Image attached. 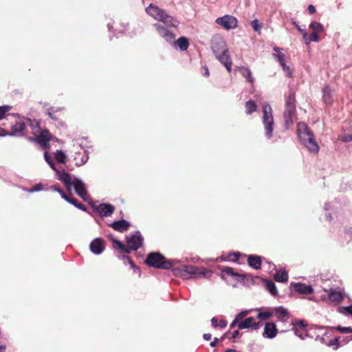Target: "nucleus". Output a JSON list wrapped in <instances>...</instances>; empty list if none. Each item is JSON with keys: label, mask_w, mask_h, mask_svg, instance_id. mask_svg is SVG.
Listing matches in <instances>:
<instances>
[{"label": "nucleus", "mask_w": 352, "mask_h": 352, "mask_svg": "<svg viewBox=\"0 0 352 352\" xmlns=\"http://www.w3.org/2000/svg\"><path fill=\"white\" fill-rule=\"evenodd\" d=\"M238 70L241 74L250 83L254 82V78L252 76V72L249 68L244 66L238 67Z\"/></svg>", "instance_id": "22"}, {"label": "nucleus", "mask_w": 352, "mask_h": 352, "mask_svg": "<svg viewBox=\"0 0 352 352\" xmlns=\"http://www.w3.org/2000/svg\"><path fill=\"white\" fill-rule=\"evenodd\" d=\"M282 68H283V71L286 73V74L288 77H292V71L289 68V66H287V65H286V64H285V65H282Z\"/></svg>", "instance_id": "42"}, {"label": "nucleus", "mask_w": 352, "mask_h": 352, "mask_svg": "<svg viewBox=\"0 0 352 352\" xmlns=\"http://www.w3.org/2000/svg\"><path fill=\"white\" fill-rule=\"evenodd\" d=\"M67 201L69 202V204L75 206L76 207V205L78 204V201L76 199L70 197H69Z\"/></svg>", "instance_id": "48"}, {"label": "nucleus", "mask_w": 352, "mask_h": 352, "mask_svg": "<svg viewBox=\"0 0 352 352\" xmlns=\"http://www.w3.org/2000/svg\"><path fill=\"white\" fill-rule=\"evenodd\" d=\"M98 210L103 217L111 216L115 210V207L109 204H102L98 207Z\"/></svg>", "instance_id": "19"}, {"label": "nucleus", "mask_w": 352, "mask_h": 352, "mask_svg": "<svg viewBox=\"0 0 352 352\" xmlns=\"http://www.w3.org/2000/svg\"><path fill=\"white\" fill-rule=\"evenodd\" d=\"M295 334L302 339H304L303 335H305V330L302 331L300 329H295Z\"/></svg>", "instance_id": "46"}, {"label": "nucleus", "mask_w": 352, "mask_h": 352, "mask_svg": "<svg viewBox=\"0 0 352 352\" xmlns=\"http://www.w3.org/2000/svg\"><path fill=\"white\" fill-rule=\"evenodd\" d=\"M143 237L140 234H132L126 239L127 246L120 241L112 239L113 248L120 254H129L131 250H137L143 244Z\"/></svg>", "instance_id": "2"}, {"label": "nucleus", "mask_w": 352, "mask_h": 352, "mask_svg": "<svg viewBox=\"0 0 352 352\" xmlns=\"http://www.w3.org/2000/svg\"><path fill=\"white\" fill-rule=\"evenodd\" d=\"M295 329H300L304 331L305 328L307 326V322L305 320H299L294 324Z\"/></svg>", "instance_id": "36"}, {"label": "nucleus", "mask_w": 352, "mask_h": 352, "mask_svg": "<svg viewBox=\"0 0 352 352\" xmlns=\"http://www.w3.org/2000/svg\"><path fill=\"white\" fill-rule=\"evenodd\" d=\"M63 199H64L65 201H67L69 198V196L66 195V193L61 189L60 191L58 192Z\"/></svg>", "instance_id": "54"}, {"label": "nucleus", "mask_w": 352, "mask_h": 352, "mask_svg": "<svg viewBox=\"0 0 352 352\" xmlns=\"http://www.w3.org/2000/svg\"><path fill=\"white\" fill-rule=\"evenodd\" d=\"M48 164L50 165V166L51 167V168H52V169H53L54 170H55L56 172V170H58L56 169V168L55 165H54V163L53 160H52L51 162H50Z\"/></svg>", "instance_id": "62"}, {"label": "nucleus", "mask_w": 352, "mask_h": 352, "mask_svg": "<svg viewBox=\"0 0 352 352\" xmlns=\"http://www.w3.org/2000/svg\"><path fill=\"white\" fill-rule=\"evenodd\" d=\"M218 340H218V338H214V340L210 343V346L211 347H214V346H217V344Z\"/></svg>", "instance_id": "60"}, {"label": "nucleus", "mask_w": 352, "mask_h": 352, "mask_svg": "<svg viewBox=\"0 0 352 352\" xmlns=\"http://www.w3.org/2000/svg\"><path fill=\"white\" fill-rule=\"evenodd\" d=\"M274 279L276 282H287L288 280V274L286 271H278L274 275Z\"/></svg>", "instance_id": "26"}, {"label": "nucleus", "mask_w": 352, "mask_h": 352, "mask_svg": "<svg viewBox=\"0 0 352 352\" xmlns=\"http://www.w3.org/2000/svg\"><path fill=\"white\" fill-rule=\"evenodd\" d=\"M175 43L182 51L186 50L189 46V41L188 38L184 36L179 37L175 41Z\"/></svg>", "instance_id": "25"}, {"label": "nucleus", "mask_w": 352, "mask_h": 352, "mask_svg": "<svg viewBox=\"0 0 352 352\" xmlns=\"http://www.w3.org/2000/svg\"><path fill=\"white\" fill-rule=\"evenodd\" d=\"M344 298V295L341 292L331 290L329 294V299L331 302H340Z\"/></svg>", "instance_id": "24"}, {"label": "nucleus", "mask_w": 352, "mask_h": 352, "mask_svg": "<svg viewBox=\"0 0 352 352\" xmlns=\"http://www.w3.org/2000/svg\"><path fill=\"white\" fill-rule=\"evenodd\" d=\"M293 287L296 292L300 294H311L314 292L313 287L305 283H294Z\"/></svg>", "instance_id": "17"}, {"label": "nucleus", "mask_w": 352, "mask_h": 352, "mask_svg": "<svg viewBox=\"0 0 352 352\" xmlns=\"http://www.w3.org/2000/svg\"><path fill=\"white\" fill-rule=\"evenodd\" d=\"M105 248L104 241L102 238H96L94 239L90 245L89 249L95 254H101Z\"/></svg>", "instance_id": "13"}, {"label": "nucleus", "mask_w": 352, "mask_h": 352, "mask_svg": "<svg viewBox=\"0 0 352 352\" xmlns=\"http://www.w3.org/2000/svg\"><path fill=\"white\" fill-rule=\"evenodd\" d=\"M239 321L235 318L230 324V328H233L236 324H238Z\"/></svg>", "instance_id": "64"}, {"label": "nucleus", "mask_w": 352, "mask_h": 352, "mask_svg": "<svg viewBox=\"0 0 352 352\" xmlns=\"http://www.w3.org/2000/svg\"><path fill=\"white\" fill-rule=\"evenodd\" d=\"M239 335V330H235L232 332V338H236Z\"/></svg>", "instance_id": "61"}, {"label": "nucleus", "mask_w": 352, "mask_h": 352, "mask_svg": "<svg viewBox=\"0 0 352 352\" xmlns=\"http://www.w3.org/2000/svg\"><path fill=\"white\" fill-rule=\"evenodd\" d=\"M51 188H52V189H53L54 191H56V192H59L60 191V190H61V188H60V187L56 186H52Z\"/></svg>", "instance_id": "63"}, {"label": "nucleus", "mask_w": 352, "mask_h": 352, "mask_svg": "<svg viewBox=\"0 0 352 352\" xmlns=\"http://www.w3.org/2000/svg\"><path fill=\"white\" fill-rule=\"evenodd\" d=\"M157 33L167 42L172 43L175 39V35L170 31L159 24H155Z\"/></svg>", "instance_id": "16"}, {"label": "nucleus", "mask_w": 352, "mask_h": 352, "mask_svg": "<svg viewBox=\"0 0 352 352\" xmlns=\"http://www.w3.org/2000/svg\"><path fill=\"white\" fill-rule=\"evenodd\" d=\"M56 160L60 164L66 162L67 155L60 150H57L54 153Z\"/></svg>", "instance_id": "31"}, {"label": "nucleus", "mask_w": 352, "mask_h": 352, "mask_svg": "<svg viewBox=\"0 0 352 352\" xmlns=\"http://www.w3.org/2000/svg\"><path fill=\"white\" fill-rule=\"evenodd\" d=\"M9 134L8 131L0 127V136H6Z\"/></svg>", "instance_id": "58"}, {"label": "nucleus", "mask_w": 352, "mask_h": 352, "mask_svg": "<svg viewBox=\"0 0 352 352\" xmlns=\"http://www.w3.org/2000/svg\"><path fill=\"white\" fill-rule=\"evenodd\" d=\"M248 263L251 267L259 270L262 264L261 257L258 255L250 254L248 257Z\"/></svg>", "instance_id": "20"}, {"label": "nucleus", "mask_w": 352, "mask_h": 352, "mask_svg": "<svg viewBox=\"0 0 352 352\" xmlns=\"http://www.w3.org/2000/svg\"><path fill=\"white\" fill-rule=\"evenodd\" d=\"M201 73L205 77L209 76L210 73H209V69H208V67L207 66L201 67Z\"/></svg>", "instance_id": "44"}, {"label": "nucleus", "mask_w": 352, "mask_h": 352, "mask_svg": "<svg viewBox=\"0 0 352 352\" xmlns=\"http://www.w3.org/2000/svg\"><path fill=\"white\" fill-rule=\"evenodd\" d=\"M11 109L10 106H1L0 107V120L3 119L8 111Z\"/></svg>", "instance_id": "38"}, {"label": "nucleus", "mask_w": 352, "mask_h": 352, "mask_svg": "<svg viewBox=\"0 0 352 352\" xmlns=\"http://www.w3.org/2000/svg\"><path fill=\"white\" fill-rule=\"evenodd\" d=\"M203 338L206 340H210L212 338V335L210 333H204Z\"/></svg>", "instance_id": "59"}, {"label": "nucleus", "mask_w": 352, "mask_h": 352, "mask_svg": "<svg viewBox=\"0 0 352 352\" xmlns=\"http://www.w3.org/2000/svg\"><path fill=\"white\" fill-rule=\"evenodd\" d=\"M293 24L297 28L298 30L302 34L303 38H306L307 35L306 31L301 29L300 27L296 23V22H293Z\"/></svg>", "instance_id": "47"}, {"label": "nucleus", "mask_w": 352, "mask_h": 352, "mask_svg": "<svg viewBox=\"0 0 352 352\" xmlns=\"http://www.w3.org/2000/svg\"><path fill=\"white\" fill-rule=\"evenodd\" d=\"M25 124L23 122H16L14 125L11 126V132L8 135H14L19 133H21L25 129Z\"/></svg>", "instance_id": "23"}, {"label": "nucleus", "mask_w": 352, "mask_h": 352, "mask_svg": "<svg viewBox=\"0 0 352 352\" xmlns=\"http://www.w3.org/2000/svg\"><path fill=\"white\" fill-rule=\"evenodd\" d=\"M337 329L342 333H352V328L351 327H342L339 326L337 327Z\"/></svg>", "instance_id": "40"}, {"label": "nucleus", "mask_w": 352, "mask_h": 352, "mask_svg": "<svg viewBox=\"0 0 352 352\" xmlns=\"http://www.w3.org/2000/svg\"><path fill=\"white\" fill-rule=\"evenodd\" d=\"M30 126L32 129V133L34 135H36L39 131H41V127L39 126V122L37 121H32L30 124Z\"/></svg>", "instance_id": "34"}, {"label": "nucleus", "mask_w": 352, "mask_h": 352, "mask_svg": "<svg viewBox=\"0 0 352 352\" xmlns=\"http://www.w3.org/2000/svg\"><path fill=\"white\" fill-rule=\"evenodd\" d=\"M35 138L28 137L30 142H36L44 149H50V142L52 139V134L48 129H43L39 131Z\"/></svg>", "instance_id": "9"}, {"label": "nucleus", "mask_w": 352, "mask_h": 352, "mask_svg": "<svg viewBox=\"0 0 352 352\" xmlns=\"http://www.w3.org/2000/svg\"><path fill=\"white\" fill-rule=\"evenodd\" d=\"M263 122L266 130V136L271 138L273 133L274 118L272 116V107L265 104L263 106Z\"/></svg>", "instance_id": "8"}, {"label": "nucleus", "mask_w": 352, "mask_h": 352, "mask_svg": "<svg viewBox=\"0 0 352 352\" xmlns=\"http://www.w3.org/2000/svg\"><path fill=\"white\" fill-rule=\"evenodd\" d=\"M130 226V223L124 219L116 221L111 224V227L112 228L120 232L126 231L129 228Z\"/></svg>", "instance_id": "18"}, {"label": "nucleus", "mask_w": 352, "mask_h": 352, "mask_svg": "<svg viewBox=\"0 0 352 352\" xmlns=\"http://www.w3.org/2000/svg\"><path fill=\"white\" fill-rule=\"evenodd\" d=\"M274 311L276 312V315L278 319L283 320L285 317L288 316V312L287 309H285L283 307H276L275 308Z\"/></svg>", "instance_id": "29"}, {"label": "nucleus", "mask_w": 352, "mask_h": 352, "mask_svg": "<svg viewBox=\"0 0 352 352\" xmlns=\"http://www.w3.org/2000/svg\"><path fill=\"white\" fill-rule=\"evenodd\" d=\"M146 12L157 21H160L166 25L171 27H177L179 22L173 16L167 14L166 12L157 6L150 4L146 8Z\"/></svg>", "instance_id": "6"}, {"label": "nucleus", "mask_w": 352, "mask_h": 352, "mask_svg": "<svg viewBox=\"0 0 352 352\" xmlns=\"http://www.w3.org/2000/svg\"><path fill=\"white\" fill-rule=\"evenodd\" d=\"M87 160H88V157L87 155H85L84 157H82L81 158L80 163H78V162H76V164L77 166H81V165L84 164L87 161Z\"/></svg>", "instance_id": "52"}, {"label": "nucleus", "mask_w": 352, "mask_h": 352, "mask_svg": "<svg viewBox=\"0 0 352 352\" xmlns=\"http://www.w3.org/2000/svg\"><path fill=\"white\" fill-rule=\"evenodd\" d=\"M251 26L255 32H258L260 34L261 30L262 29L263 24L259 22V21L256 19L251 22Z\"/></svg>", "instance_id": "33"}, {"label": "nucleus", "mask_w": 352, "mask_h": 352, "mask_svg": "<svg viewBox=\"0 0 352 352\" xmlns=\"http://www.w3.org/2000/svg\"><path fill=\"white\" fill-rule=\"evenodd\" d=\"M322 100L327 105H331L333 100L331 94V89L329 85H325L322 89Z\"/></svg>", "instance_id": "21"}, {"label": "nucleus", "mask_w": 352, "mask_h": 352, "mask_svg": "<svg viewBox=\"0 0 352 352\" xmlns=\"http://www.w3.org/2000/svg\"><path fill=\"white\" fill-rule=\"evenodd\" d=\"M296 116V106L295 94L289 91L285 98V106L283 112L285 124L287 127L292 125Z\"/></svg>", "instance_id": "5"}, {"label": "nucleus", "mask_w": 352, "mask_h": 352, "mask_svg": "<svg viewBox=\"0 0 352 352\" xmlns=\"http://www.w3.org/2000/svg\"><path fill=\"white\" fill-rule=\"evenodd\" d=\"M63 199H64L65 201H67L69 198V196L66 195V193L61 189L60 191L58 192Z\"/></svg>", "instance_id": "55"}, {"label": "nucleus", "mask_w": 352, "mask_h": 352, "mask_svg": "<svg viewBox=\"0 0 352 352\" xmlns=\"http://www.w3.org/2000/svg\"><path fill=\"white\" fill-rule=\"evenodd\" d=\"M173 272L175 276H180L185 279L191 278L192 275L204 274L201 269L193 265H187L173 268Z\"/></svg>", "instance_id": "7"}, {"label": "nucleus", "mask_w": 352, "mask_h": 352, "mask_svg": "<svg viewBox=\"0 0 352 352\" xmlns=\"http://www.w3.org/2000/svg\"><path fill=\"white\" fill-rule=\"evenodd\" d=\"M248 314V311H241L240 312L239 314H237V316H236V320L239 322H241L242 320V319L246 316V315Z\"/></svg>", "instance_id": "45"}, {"label": "nucleus", "mask_w": 352, "mask_h": 352, "mask_svg": "<svg viewBox=\"0 0 352 352\" xmlns=\"http://www.w3.org/2000/svg\"><path fill=\"white\" fill-rule=\"evenodd\" d=\"M72 186L74 187L76 194L83 200L86 201L87 197H88V193L84 183L82 181L75 178V179L73 181Z\"/></svg>", "instance_id": "12"}, {"label": "nucleus", "mask_w": 352, "mask_h": 352, "mask_svg": "<svg viewBox=\"0 0 352 352\" xmlns=\"http://www.w3.org/2000/svg\"><path fill=\"white\" fill-rule=\"evenodd\" d=\"M118 257L122 260L126 259L133 269L137 270L138 272H140V268L135 265L134 262L132 261L131 257L125 255L118 256Z\"/></svg>", "instance_id": "35"}, {"label": "nucleus", "mask_w": 352, "mask_h": 352, "mask_svg": "<svg viewBox=\"0 0 352 352\" xmlns=\"http://www.w3.org/2000/svg\"><path fill=\"white\" fill-rule=\"evenodd\" d=\"M76 208H78L83 211L87 210L86 206L84 204L80 203L79 201H78V204L76 205Z\"/></svg>", "instance_id": "56"}, {"label": "nucleus", "mask_w": 352, "mask_h": 352, "mask_svg": "<svg viewBox=\"0 0 352 352\" xmlns=\"http://www.w3.org/2000/svg\"><path fill=\"white\" fill-rule=\"evenodd\" d=\"M262 325L263 324L261 322H256L255 319L253 317H249L238 323V329H245L252 328V329L256 330L259 329Z\"/></svg>", "instance_id": "11"}, {"label": "nucleus", "mask_w": 352, "mask_h": 352, "mask_svg": "<svg viewBox=\"0 0 352 352\" xmlns=\"http://www.w3.org/2000/svg\"><path fill=\"white\" fill-rule=\"evenodd\" d=\"M219 326L221 328H225L227 326V322L224 320H221L219 323Z\"/></svg>", "instance_id": "57"}, {"label": "nucleus", "mask_w": 352, "mask_h": 352, "mask_svg": "<svg viewBox=\"0 0 352 352\" xmlns=\"http://www.w3.org/2000/svg\"><path fill=\"white\" fill-rule=\"evenodd\" d=\"M245 109L246 113L250 115L256 111L257 105L253 100H250L245 102Z\"/></svg>", "instance_id": "28"}, {"label": "nucleus", "mask_w": 352, "mask_h": 352, "mask_svg": "<svg viewBox=\"0 0 352 352\" xmlns=\"http://www.w3.org/2000/svg\"><path fill=\"white\" fill-rule=\"evenodd\" d=\"M56 174L58 177V179L63 182L67 189L70 191L73 183L71 175L65 172V170H56ZM69 193L71 194V192H69Z\"/></svg>", "instance_id": "14"}, {"label": "nucleus", "mask_w": 352, "mask_h": 352, "mask_svg": "<svg viewBox=\"0 0 352 352\" xmlns=\"http://www.w3.org/2000/svg\"><path fill=\"white\" fill-rule=\"evenodd\" d=\"M309 41L318 42L319 41V36H318V33L312 32L309 35Z\"/></svg>", "instance_id": "43"}, {"label": "nucleus", "mask_w": 352, "mask_h": 352, "mask_svg": "<svg viewBox=\"0 0 352 352\" xmlns=\"http://www.w3.org/2000/svg\"><path fill=\"white\" fill-rule=\"evenodd\" d=\"M278 333V329L275 323L274 322H267L265 324L264 332L263 336L267 338H274L276 336Z\"/></svg>", "instance_id": "15"}, {"label": "nucleus", "mask_w": 352, "mask_h": 352, "mask_svg": "<svg viewBox=\"0 0 352 352\" xmlns=\"http://www.w3.org/2000/svg\"><path fill=\"white\" fill-rule=\"evenodd\" d=\"M272 316V312L270 311H264L261 312L258 314L257 318L262 320H267L270 318Z\"/></svg>", "instance_id": "39"}, {"label": "nucleus", "mask_w": 352, "mask_h": 352, "mask_svg": "<svg viewBox=\"0 0 352 352\" xmlns=\"http://www.w3.org/2000/svg\"><path fill=\"white\" fill-rule=\"evenodd\" d=\"M307 10L310 14H313L316 12V8L313 5H309Z\"/></svg>", "instance_id": "53"}, {"label": "nucleus", "mask_w": 352, "mask_h": 352, "mask_svg": "<svg viewBox=\"0 0 352 352\" xmlns=\"http://www.w3.org/2000/svg\"><path fill=\"white\" fill-rule=\"evenodd\" d=\"M216 23L222 26L226 30L235 29L238 26L237 19L229 14H226L222 17L217 18L216 19Z\"/></svg>", "instance_id": "10"}, {"label": "nucleus", "mask_w": 352, "mask_h": 352, "mask_svg": "<svg viewBox=\"0 0 352 352\" xmlns=\"http://www.w3.org/2000/svg\"><path fill=\"white\" fill-rule=\"evenodd\" d=\"M240 254H241L239 252H234L232 254H229L226 259L228 261L236 262L239 260Z\"/></svg>", "instance_id": "37"}, {"label": "nucleus", "mask_w": 352, "mask_h": 352, "mask_svg": "<svg viewBox=\"0 0 352 352\" xmlns=\"http://www.w3.org/2000/svg\"><path fill=\"white\" fill-rule=\"evenodd\" d=\"M275 56L278 58V63H280V65L281 66L285 64V54H277Z\"/></svg>", "instance_id": "41"}, {"label": "nucleus", "mask_w": 352, "mask_h": 352, "mask_svg": "<svg viewBox=\"0 0 352 352\" xmlns=\"http://www.w3.org/2000/svg\"><path fill=\"white\" fill-rule=\"evenodd\" d=\"M211 323H212V326L214 327V328H217L218 326H219V322H218V320L217 318L215 317H213L212 319H211Z\"/></svg>", "instance_id": "50"}, {"label": "nucleus", "mask_w": 352, "mask_h": 352, "mask_svg": "<svg viewBox=\"0 0 352 352\" xmlns=\"http://www.w3.org/2000/svg\"><path fill=\"white\" fill-rule=\"evenodd\" d=\"M221 272L222 273H226L228 275H230V276H240V277L241 276L243 278H245L246 276H249L248 274H239L238 272H235L234 271V269L232 267H223L221 269Z\"/></svg>", "instance_id": "27"}, {"label": "nucleus", "mask_w": 352, "mask_h": 352, "mask_svg": "<svg viewBox=\"0 0 352 352\" xmlns=\"http://www.w3.org/2000/svg\"><path fill=\"white\" fill-rule=\"evenodd\" d=\"M44 158H45V160L46 161V162L47 164H49L50 162H51L52 161V157L49 155L48 154V152L47 151H45L44 153Z\"/></svg>", "instance_id": "51"}, {"label": "nucleus", "mask_w": 352, "mask_h": 352, "mask_svg": "<svg viewBox=\"0 0 352 352\" xmlns=\"http://www.w3.org/2000/svg\"><path fill=\"white\" fill-rule=\"evenodd\" d=\"M265 287L269 292L274 296H277L278 292L274 283L272 280H267L265 284Z\"/></svg>", "instance_id": "30"}, {"label": "nucleus", "mask_w": 352, "mask_h": 352, "mask_svg": "<svg viewBox=\"0 0 352 352\" xmlns=\"http://www.w3.org/2000/svg\"><path fill=\"white\" fill-rule=\"evenodd\" d=\"M340 309L345 310L347 314L352 315V304L350 306L342 307Z\"/></svg>", "instance_id": "49"}, {"label": "nucleus", "mask_w": 352, "mask_h": 352, "mask_svg": "<svg viewBox=\"0 0 352 352\" xmlns=\"http://www.w3.org/2000/svg\"><path fill=\"white\" fill-rule=\"evenodd\" d=\"M310 28L313 30V32L320 33L324 30L322 25L318 22H312L310 25Z\"/></svg>", "instance_id": "32"}, {"label": "nucleus", "mask_w": 352, "mask_h": 352, "mask_svg": "<svg viewBox=\"0 0 352 352\" xmlns=\"http://www.w3.org/2000/svg\"><path fill=\"white\" fill-rule=\"evenodd\" d=\"M144 263L149 267L163 270H169L174 265L172 261L167 260L162 254L158 252H150Z\"/></svg>", "instance_id": "4"}, {"label": "nucleus", "mask_w": 352, "mask_h": 352, "mask_svg": "<svg viewBox=\"0 0 352 352\" xmlns=\"http://www.w3.org/2000/svg\"><path fill=\"white\" fill-rule=\"evenodd\" d=\"M212 50L218 59L230 73L232 69V60L229 54V50L226 47L225 42L220 39L219 41L212 42Z\"/></svg>", "instance_id": "3"}, {"label": "nucleus", "mask_w": 352, "mask_h": 352, "mask_svg": "<svg viewBox=\"0 0 352 352\" xmlns=\"http://www.w3.org/2000/svg\"><path fill=\"white\" fill-rule=\"evenodd\" d=\"M297 133L301 143L311 153H317L319 146L316 142L314 133L305 122L297 124Z\"/></svg>", "instance_id": "1"}]
</instances>
